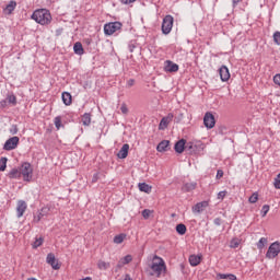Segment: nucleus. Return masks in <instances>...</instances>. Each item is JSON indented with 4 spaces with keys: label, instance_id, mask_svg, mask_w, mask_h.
Here are the masks:
<instances>
[{
    "label": "nucleus",
    "instance_id": "58836bf2",
    "mask_svg": "<svg viewBox=\"0 0 280 280\" xmlns=\"http://www.w3.org/2000/svg\"><path fill=\"white\" fill-rule=\"evenodd\" d=\"M124 265L126 266L127 264H130V261H132V256L131 255H127L124 258L120 259Z\"/></svg>",
    "mask_w": 280,
    "mask_h": 280
},
{
    "label": "nucleus",
    "instance_id": "412c9836",
    "mask_svg": "<svg viewBox=\"0 0 280 280\" xmlns=\"http://www.w3.org/2000/svg\"><path fill=\"white\" fill-rule=\"evenodd\" d=\"M207 205H208L207 201L198 202L197 205H195L192 207V212L194 213H201L202 208L207 207Z\"/></svg>",
    "mask_w": 280,
    "mask_h": 280
},
{
    "label": "nucleus",
    "instance_id": "4d7b16f0",
    "mask_svg": "<svg viewBox=\"0 0 280 280\" xmlns=\"http://www.w3.org/2000/svg\"><path fill=\"white\" fill-rule=\"evenodd\" d=\"M224 130H226V127L221 128V135H224Z\"/></svg>",
    "mask_w": 280,
    "mask_h": 280
},
{
    "label": "nucleus",
    "instance_id": "c756f323",
    "mask_svg": "<svg viewBox=\"0 0 280 280\" xmlns=\"http://www.w3.org/2000/svg\"><path fill=\"white\" fill-rule=\"evenodd\" d=\"M5 167H8V158L0 159V172H5Z\"/></svg>",
    "mask_w": 280,
    "mask_h": 280
},
{
    "label": "nucleus",
    "instance_id": "dca6fc26",
    "mask_svg": "<svg viewBox=\"0 0 280 280\" xmlns=\"http://www.w3.org/2000/svg\"><path fill=\"white\" fill-rule=\"evenodd\" d=\"M128 150H130V144H128V143L124 144L117 153L118 159H127Z\"/></svg>",
    "mask_w": 280,
    "mask_h": 280
},
{
    "label": "nucleus",
    "instance_id": "20e7f679",
    "mask_svg": "<svg viewBox=\"0 0 280 280\" xmlns=\"http://www.w3.org/2000/svg\"><path fill=\"white\" fill-rule=\"evenodd\" d=\"M172 27H174V16L166 15L162 22V34H165V36H167V34L172 32Z\"/></svg>",
    "mask_w": 280,
    "mask_h": 280
},
{
    "label": "nucleus",
    "instance_id": "ea45409f",
    "mask_svg": "<svg viewBox=\"0 0 280 280\" xmlns=\"http://www.w3.org/2000/svg\"><path fill=\"white\" fill-rule=\"evenodd\" d=\"M273 42L276 43V45H280V32L279 31H277L273 34Z\"/></svg>",
    "mask_w": 280,
    "mask_h": 280
},
{
    "label": "nucleus",
    "instance_id": "c03bdc74",
    "mask_svg": "<svg viewBox=\"0 0 280 280\" xmlns=\"http://www.w3.org/2000/svg\"><path fill=\"white\" fill-rule=\"evenodd\" d=\"M120 110H121L122 115H128V106H126V104H122L120 106Z\"/></svg>",
    "mask_w": 280,
    "mask_h": 280
},
{
    "label": "nucleus",
    "instance_id": "f8f14e48",
    "mask_svg": "<svg viewBox=\"0 0 280 280\" xmlns=\"http://www.w3.org/2000/svg\"><path fill=\"white\" fill-rule=\"evenodd\" d=\"M27 210V203L24 200L18 201L16 213L18 218H23V213Z\"/></svg>",
    "mask_w": 280,
    "mask_h": 280
},
{
    "label": "nucleus",
    "instance_id": "0eeeda50",
    "mask_svg": "<svg viewBox=\"0 0 280 280\" xmlns=\"http://www.w3.org/2000/svg\"><path fill=\"white\" fill-rule=\"evenodd\" d=\"M19 141H21V139L16 136L9 138L3 145V150H7V152H10L11 150H16V148H19Z\"/></svg>",
    "mask_w": 280,
    "mask_h": 280
},
{
    "label": "nucleus",
    "instance_id": "6e6d98bb",
    "mask_svg": "<svg viewBox=\"0 0 280 280\" xmlns=\"http://www.w3.org/2000/svg\"><path fill=\"white\" fill-rule=\"evenodd\" d=\"M125 280H132V278H130V275L127 273V275L125 276Z\"/></svg>",
    "mask_w": 280,
    "mask_h": 280
},
{
    "label": "nucleus",
    "instance_id": "9d476101",
    "mask_svg": "<svg viewBox=\"0 0 280 280\" xmlns=\"http://www.w3.org/2000/svg\"><path fill=\"white\" fill-rule=\"evenodd\" d=\"M219 75L222 82H229L231 79V72H229V68L226 66H222L219 69Z\"/></svg>",
    "mask_w": 280,
    "mask_h": 280
},
{
    "label": "nucleus",
    "instance_id": "5fc2aeb1",
    "mask_svg": "<svg viewBox=\"0 0 280 280\" xmlns=\"http://www.w3.org/2000/svg\"><path fill=\"white\" fill-rule=\"evenodd\" d=\"M242 0H232L233 5H237Z\"/></svg>",
    "mask_w": 280,
    "mask_h": 280
},
{
    "label": "nucleus",
    "instance_id": "6e6552de",
    "mask_svg": "<svg viewBox=\"0 0 280 280\" xmlns=\"http://www.w3.org/2000/svg\"><path fill=\"white\" fill-rule=\"evenodd\" d=\"M46 262L51 266L52 270H60V265L58 264V259H56V255H54V253H49L47 255Z\"/></svg>",
    "mask_w": 280,
    "mask_h": 280
},
{
    "label": "nucleus",
    "instance_id": "a211bd4d",
    "mask_svg": "<svg viewBox=\"0 0 280 280\" xmlns=\"http://www.w3.org/2000/svg\"><path fill=\"white\" fill-rule=\"evenodd\" d=\"M13 10H16V1L11 0L9 4H7V7L3 9V13L10 15L12 14Z\"/></svg>",
    "mask_w": 280,
    "mask_h": 280
},
{
    "label": "nucleus",
    "instance_id": "4468645a",
    "mask_svg": "<svg viewBox=\"0 0 280 280\" xmlns=\"http://www.w3.org/2000/svg\"><path fill=\"white\" fill-rule=\"evenodd\" d=\"M197 187H198V183L196 182L185 183L182 186V191H184V194H187L189 191H194V189H196Z\"/></svg>",
    "mask_w": 280,
    "mask_h": 280
},
{
    "label": "nucleus",
    "instance_id": "8fccbe9b",
    "mask_svg": "<svg viewBox=\"0 0 280 280\" xmlns=\"http://www.w3.org/2000/svg\"><path fill=\"white\" fill-rule=\"evenodd\" d=\"M121 3H124L125 5H128L129 3H135V1L137 0H120Z\"/></svg>",
    "mask_w": 280,
    "mask_h": 280
},
{
    "label": "nucleus",
    "instance_id": "aec40b11",
    "mask_svg": "<svg viewBox=\"0 0 280 280\" xmlns=\"http://www.w3.org/2000/svg\"><path fill=\"white\" fill-rule=\"evenodd\" d=\"M62 97V102L66 106H71V102H72V97H71V93L69 92H63L61 94Z\"/></svg>",
    "mask_w": 280,
    "mask_h": 280
},
{
    "label": "nucleus",
    "instance_id": "a18cd8bd",
    "mask_svg": "<svg viewBox=\"0 0 280 280\" xmlns=\"http://www.w3.org/2000/svg\"><path fill=\"white\" fill-rule=\"evenodd\" d=\"M273 82H275V84H277L278 86H280V73H278V74H276V75L273 77Z\"/></svg>",
    "mask_w": 280,
    "mask_h": 280
},
{
    "label": "nucleus",
    "instance_id": "6ab92c4d",
    "mask_svg": "<svg viewBox=\"0 0 280 280\" xmlns=\"http://www.w3.org/2000/svg\"><path fill=\"white\" fill-rule=\"evenodd\" d=\"M73 51L77 54V56L84 55V47H82V43L77 42L73 46Z\"/></svg>",
    "mask_w": 280,
    "mask_h": 280
},
{
    "label": "nucleus",
    "instance_id": "cd10ccee",
    "mask_svg": "<svg viewBox=\"0 0 280 280\" xmlns=\"http://www.w3.org/2000/svg\"><path fill=\"white\" fill-rule=\"evenodd\" d=\"M97 266H98L100 270H108L110 268V262H106L104 260H100Z\"/></svg>",
    "mask_w": 280,
    "mask_h": 280
},
{
    "label": "nucleus",
    "instance_id": "4c0bfd02",
    "mask_svg": "<svg viewBox=\"0 0 280 280\" xmlns=\"http://www.w3.org/2000/svg\"><path fill=\"white\" fill-rule=\"evenodd\" d=\"M240 246V241L237 238H233L231 242H230V247L231 248H237Z\"/></svg>",
    "mask_w": 280,
    "mask_h": 280
},
{
    "label": "nucleus",
    "instance_id": "a19ab883",
    "mask_svg": "<svg viewBox=\"0 0 280 280\" xmlns=\"http://www.w3.org/2000/svg\"><path fill=\"white\" fill-rule=\"evenodd\" d=\"M273 186L276 189H280V173L275 178Z\"/></svg>",
    "mask_w": 280,
    "mask_h": 280
},
{
    "label": "nucleus",
    "instance_id": "f257e3e1",
    "mask_svg": "<svg viewBox=\"0 0 280 280\" xmlns=\"http://www.w3.org/2000/svg\"><path fill=\"white\" fill-rule=\"evenodd\" d=\"M31 19L39 25H49L51 23V12L47 9H37L33 12Z\"/></svg>",
    "mask_w": 280,
    "mask_h": 280
},
{
    "label": "nucleus",
    "instance_id": "c9c22d12",
    "mask_svg": "<svg viewBox=\"0 0 280 280\" xmlns=\"http://www.w3.org/2000/svg\"><path fill=\"white\" fill-rule=\"evenodd\" d=\"M268 211H270V206L268 205L262 206L261 212H260L262 218H266V215H268Z\"/></svg>",
    "mask_w": 280,
    "mask_h": 280
},
{
    "label": "nucleus",
    "instance_id": "13d9d810",
    "mask_svg": "<svg viewBox=\"0 0 280 280\" xmlns=\"http://www.w3.org/2000/svg\"><path fill=\"white\" fill-rule=\"evenodd\" d=\"M133 49H135V46H129V51H133Z\"/></svg>",
    "mask_w": 280,
    "mask_h": 280
},
{
    "label": "nucleus",
    "instance_id": "4be33fe9",
    "mask_svg": "<svg viewBox=\"0 0 280 280\" xmlns=\"http://www.w3.org/2000/svg\"><path fill=\"white\" fill-rule=\"evenodd\" d=\"M138 187L141 191H143L144 194H150V191H152V186L145 184V183H140L138 184Z\"/></svg>",
    "mask_w": 280,
    "mask_h": 280
},
{
    "label": "nucleus",
    "instance_id": "a878e982",
    "mask_svg": "<svg viewBox=\"0 0 280 280\" xmlns=\"http://www.w3.org/2000/svg\"><path fill=\"white\" fill-rule=\"evenodd\" d=\"M9 178H21V170L12 168L9 173Z\"/></svg>",
    "mask_w": 280,
    "mask_h": 280
},
{
    "label": "nucleus",
    "instance_id": "b1692460",
    "mask_svg": "<svg viewBox=\"0 0 280 280\" xmlns=\"http://www.w3.org/2000/svg\"><path fill=\"white\" fill-rule=\"evenodd\" d=\"M200 256L197 255H190L189 256V264L190 266H198L200 264Z\"/></svg>",
    "mask_w": 280,
    "mask_h": 280
},
{
    "label": "nucleus",
    "instance_id": "9b49d317",
    "mask_svg": "<svg viewBox=\"0 0 280 280\" xmlns=\"http://www.w3.org/2000/svg\"><path fill=\"white\" fill-rule=\"evenodd\" d=\"M172 119H174V114H168L167 116L163 117L159 125V130H165L167 126H170Z\"/></svg>",
    "mask_w": 280,
    "mask_h": 280
},
{
    "label": "nucleus",
    "instance_id": "39448f33",
    "mask_svg": "<svg viewBox=\"0 0 280 280\" xmlns=\"http://www.w3.org/2000/svg\"><path fill=\"white\" fill-rule=\"evenodd\" d=\"M121 30L120 22H110L104 25V33L106 36H113L115 32H119Z\"/></svg>",
    "mask_w": 280,
    "mask_h": 280
},
{
    "label": "nucleus",
    "instance_id": "de8ad7c7",
    "mask_svg": "<svg viewBox=\"0 0 280 280\" xmlns=\"http://www.w3.org/2000/svg\"><path fill=\"white\" fill-rule=\"evenodd\" d=\"M222 176H224V171L218 170L217 171V179L220 180V178H222Z\"/></svg>",
    "mask_w": 280,
    "mask_h": 280
},
{
    "label": "nucleus",
    "instance_id": "f3484780",
    "mask_svg": "<svg viewBox=\"0 0 280 280\" xmlns=\"http://www.w3.org/2000/svg\"><path fill=\"white\" fill-rule=\"evenodd\" d=\"M158 152H167L170 150V141L163 140L156 147Z\"/></svg>",
    "mask_w": 280,
    "mask_h": 280
},
{
    "label": "nucleus",
    "instance_id": "3c124183",
    "mask_svg": "<svg viewBox=\"0 0 280 280\" xmlns=\"http://www.w3.org/2000/svg\"><path fill=\"white\" fill-rule=\"evenodd\" d=\"M127 86L130 89V86H135V80L130 79L127 81Z\"/></svg>",
    "mask_w": 280,
    "mask_h": 280
},
{
    "label": "nucleus",
    "instance_id": "bb28decb",
    "mask_svg": "<svg viewBox=\"0 0 280 280\" xmlns=\"http://www.w3.org/2000/svg\"><path fill=\"white\" fill-rule=\"evenodd\" d=\"M82 124H83V126H91V114L85 113L82 116Z\"/></svg>",
    "mask_w": 280,
    "mask_h": 280
},
{
    "label": "nucleus",
    "instance_id": "ddd939ff",
    "mask_svg": "<svg viewBox=\"0 0 280 280\" xmlns=\"http://www.w3.org/2000/svg\"><path fill=\"white\" fill-rule=\"evenodd\" d=\"M185 143H187V140L185 139H180L175 143L174 150L177 154H183V152H185V148H187V145L185 147Z\"/></svg>",
    "mask_w": 280,
    "mask_h": 280
},
{
    "label": "nucleus",
    "instance_id": "79ce46f5",
    "mask_svg": "<svg viewBox=\"0 0 280 280\" xmlns=\"http://www.w3.org/2000/svg\"><path fill=\"white\" fill-rule=\"evenodd\" d=\"M9 104H16V96L14 94L8 96Z\"/></svg>",
    "mask_w": 280,
    "mask_h": 280
},
{
    "label": "nucleus",
    "instance_id": "1a4fd4ad",
    "mask_svg": "<svg viewBox=\"0 0 280 280\" xmlns=\"http://www.w3.org/2000/svg\"><path fill=\"white\" fill-rule=\"evenodd\" d=\"M203 124L206 126V128L211 129L215 126V117L213 116V114L211 113H206L205 117H203Z\"/></svg>",
    "mask_w": 280,
    "mask_h": 280
},
{
    "label": "nucleus",
    "instance_id": "5701e85b",
    "mask_svg": "<svg viewBox=\"0 0 280 280\" xmlns=\"http://www.w3.org/2000/svg\"><path fill=\"white\" fill-rule=\"evenodd\" d=\"M218 279L237 280V277L233 273H218Z\"/></svg>",
    "mask_w": 280,
    "mask_h": 280
},
{
    "label": "nucleus",
    "instance_id": "864d4df0",
    "mask_svg": "<svg viewBox=\"0 0 280 280\" xmlns=\"http://www.w3.org/2000/svg\"><path fill=\"white\" fill-rule=\"evenodd\" d=\"M124 266H126V265L121 260H119L116 268H117V270H121V268H124Z\"/></svg>",
    "mask_w": 280,
    "mask_h": 280
},
{
    "label": "nucleus",
    "instance_id": "473e14b6",
    "mask_svg": "<svg viewBox=\"0 0 280 280\" xmlns=\"http://www.w3.org/2000/svg\"><path fill=\"white\" fill-rule=\"evenodd\" d=\"M257 200H259V194L254 192V194L249 197L248 202H250V205H255V202H257Z\"/></svg>",
    "mask_w": 280,
    "mask_h": 280
},
{
    "label": "nucleus",
    "instance_id": "2eb2a0df",
    "mask_svg": "<svg viewBox=\"0 0 280 280\" xmlns=\"http://www.w3.org/2000/svg\"><path fill=\"white\" fill-rule=\"evenodd\" d=\"M164 69L168 73H176V71H178V65L174 63L173 61L167 60Z\"/></svg>",
    "mask_w": 280,
    "mask_h": 280
},
{
    "label": "nucleus",
    "instance_id": "c85d7f7f",
    "mask_svg": "<svg viewBox=\"0 0 280 280\" xmlns=\"http://www.w3.org/2000/svg\"><path fill=\"white\" fill-rule=\"evenodd\" d=\"M126 240V234H118L114 237V244H122Z\"/></svg>",
    "mask_w": 280,
    "mask_h": 280
},
{
    "label": "nucleus",
    "instance_id": "72a5a7b5",
    "mask_svg": "<svg viewBox=\"0 0 280 280\" xmlns=\"http://www.w3.org/2000/svg\"><path fill=\"white\" fill-rule=\"evenodd\" d=\"M43 242H45V238L43 237L36 238L35 242L33 243V248H38L39 246H43Z\"/></svg>",
    "mask_w": 280,
    "mask_h": 280
},
{
    "label": "nucleus",
    "instance_id": "09e8293b",
    "mask_svg": "<svg viewBox=\"0 0 280 280\" xmlns=\"http://www.w3.org/2000/svg\"><path fill=\"white\" fill-rule=\"evenodd\" d=\"M100 180V173H95L92 177V183H97Z\"/></svg>",
    "mask_w": 280,
    "mask_h": 280
},
{
    "label": "nucleus",
    "instance_id": "37998d69",
    "mask_svg": "<svg viewBox=\"0 0 280 280\" xmlns=\"http://www.w3.org/2000/svg\"><path fill=\"white\" fill-rule=\"evenodd\" d=\"M225 197H226V190L220 191L218 194V199L219 200H224Z\"/></svg>",
    "mask_w": 280,
    "mask_h": 280
},
{
    "label": "nucleus",
    "instance_id": "393cba45",
    "mask_svg": "<svg viewBox=\"0 0 280 280\" xmlns=\"http://www.w3.org/2000/svg\"><path fill=\"white\" fill-rule=\"evenodd\" d=\"M176 232L178 235H185V233H187V226L183 223H179L176 225Z\"/></svg>",
    "mask_w": 280,
    "mask_h": 280
},
{
    "label": "nucleus",
    "instance_id": "7c9ffc66",
    "mask_svg": "<svg viewBox=\"0 0 280 280\" xmlns=\"http://www.w3.org/2000/svg\"><path fill=\"white\" fill-rule=\"evenodd\" d=\"M54 124L57 130H60V128H62V117L60 116L55 117Z\"/></svg>",
    "mask_w": 280,
    "mask_h": 280
},
{
    "label": "nucleus",
    "instance_id": "f704fd0d",
    "mask_svg": "<svg viewBox=\"0 0 280 280\" xmlns=\"http://www.w3.org/2000/svg\"><path fill=\"white\" fill-rule=\"evenodd\" d=\"M10 135H18L19 133V126L18 125H11L9 128Z\"/></svg>",
    "mask_w": 280,
    "mask_h": 280
},
{
    "label": "nucleus",
    "instance_id": "7ed1b4c3",
    "mask_svg": "<svg viewBox=\"0 0 280 280\" xmlns=\"http://www.w3.org/2000/svg\"><path fill=\"white\" fill-rule=\"evenodd\" d=\"M34 173V168H32V164L30 162H24L20 167V175L23 176L24 180H32V174Z\"/></svg>",
    "mask_w": 280,
    "mask_h": 280
},
{
    "label": "nucleus",
    "instance_id": "423d86ee",
    "mask_svg": "<svg viewBox=\"0 0 280 280\" xmlns=\"http://www.w3.org/2000/svg\"><path fill=\"white\" fill-rule=\"evenodd\" d=\"M279 253H280V243L275 242L269 246L266 253V257L267 259H275V257H278Z\"/></svg>",
    "mask_w": 280,
    "mask_h": 280
},
{
    "label": "nucleus",
    "instance_id": "e433bc0d",
    "mask_svg": "<svg viewBox=\"0 0 280 280\" xmlns=\"http://www.w3.org/2000/svg\"><path fill=\"white\" fill-rule=\"evenodd\" d=\"M150 215H152V210L150 209H144L142 211V218H144V220H148L150 218Z\"/></svg>",
    "mask_w": 280,
    "mask_h": 280
},
{
    "label": "nucleus",
    "instance_id": "49530a36",
    "mask_svg": "<svg viewBox=\"0 0 280 280\" xmlns=\"http://www.w3.org/2000/svg\"><path fill=\"white\" fill-rule=\"evenodd\" d=\"M42 218H43V214H42V212H39L38 215L34 217L33 222H35V224H38V222L42 220Z\"/></svg>",
    "mask_w": 280,
    "mask_h": 280
},
{
    "label": "nucleus",
    "instance_id": "f03ea898",
    "mask_svg": "<svg viewBox=\"0 0 280 280\" xmlns=\"http://www.w3.org/2000/svg\"><path fill=\"white\" fill-rule=\"evenodd\" d=\"M150 268H151V275L153 277H161V275H163V272L167 270L165 260H163V258L159 257L158 255L153 256Z\"/></svg>",
    "mask_w": 280,
    "mask_h": 280
},
{
    "label": "nucleus",
    "instance_id": "2f4dec72",
    "mask_svg": "<svg viewBox=\"0 0 280 280\" xmlns=\"http://www.w3.org/2000/svg\"><path fill=\"white\" fill-rule=\"evenodd\" d=\"M266 244H268V238L261 237L259 240V242L257 243V248H259V250H261L266 246Z\"/></svg>",
    "mask_w": 280,
    "mask_h": 280
},
{
    "label": "nucleus",
    "instance_id": "603ef678",
    "mask_svg": "<svg viewBox=\"0 0 280 280\" xmlns=\"http://www.w3.org/2000/svg\"><path fill=\"white\" fill-rule=\"evenodd\" d=\"M213 222H214L215 226H220V224H222V219L217 218V219H214Z\"/></svg>",
    "mask_w": 280,
    "mask_h": 280
}]
</instances>
